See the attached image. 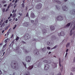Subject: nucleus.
<instances>
[{
  "label": "nucleus",
  "mask_w": 75,
  "mask_h": 75,
  "mask_svg": "<svg viewBox=\"0 0 75 75\" xmlns=\"http://www.w3.org/2000/svg\"><path fill=\"white\" fill-rule=\"evenodd\" d=\"M37 62H37L36 63L34 64V67L35 68H37V67H41V65H42V63L40 62L38 63V64L36 65L37 63Z\"/></svg>",
  "instance_id": "7ed1b4c3"
},
{
  "label": "nucleus",
  "mask_w": 75,
  "mask_h": 75,
  "mask_svg": "<svg viewBox=\"0 0 75 75\" xmlns=\"http://www.w3.org/2000/svg\"><path fill=\"white\" fill-rule=\"evenodd\" d=\"M42 33L43 34H45V33H47V30L45 29H42Z\"/></svg>",
  "instance_id": "dca6fc26"
},
{
  "label": "nucleus",
  "mask_w": 75,
  "mask_h": 75,
  "mask_svg": "<svg viewBox=\"0 0 75 75\" xmlns=\"http://www.w3.org/2000/svg\"><path fill=\"white\" fill-rule=\"evenodd\" d=\"M8 28V26H6L5 28V30L6 31Z\"/></svg>",
  "instance_id": "2f4dec72"
},
{
  "label": "nucleus",
  "mask_w": 75,
  "mask_h": 75,
  "mask_svg": "<svg viewBox=\"0 0 75 75\" xmlns=\"http://www.w3.org/2000/svg\"><path fill=\"white\" fill-rule=\"evenodd\" d=\"M50 75H54V72H51Z\"/></svg>",
  "instance_id": "4c0bfd02"
},
{
  "label": "nucleus",
  "mask_w": 75,
  "mask_h": 75,
  "mask_svg": "<svg viewBox=\"0 0 75 75\" xmlns=\"http://www.w3.org/2000/svg\"><path fill=\"white\" fill-rule=\"evenodd\" d=\"M50 29L51 31H54L55 29V27H54V26L52 25L50 27Z\"/></svg>",
  "instance_id": "ddd939ff"
},
{
  "label": "nucleus",
  "mask_w": 75,
  "mask_h": 75,
  "mask_svg": "<svg viewBox=\"0 0 75 75\" xmlns=\"http://www.w3.org/2000/svg\"><path fill=\"white\" fill-rule=\"evenodd\" d=\"M17 1H18V0H16L15 2V3H17Z\"/></svg>",
  "instance_id": "5fc2aeb1"
},
{
  "label": "nucleus",
  "mask_w": 75,
  "mask_h": 75,
  "mask_svg": "<svg viewBox=\"0 0 75 75\" xmlns=\"http://www.w3.org/2000/svg\"><path fill=\"white\" fill-rule=\"evenodd\" d=\"M22 7H23V8L24 7V3H23L22 4Z\"/></svg>",
  "instance_id": "473e14b6"
},
{
  "label": "nucleus",
  "mask_w": 75,
  "mask_h": 75,
  "mask_svg": "<svg viewBox=\"0 0 75 75\" xmlns=\"http://www.w3.org/2000/svg\"><path fill=\"white\" fill-rule=\"evenodd\" d=\"M42 20H44V19H45V17H43L42 18Z\"/></svg>",
  "instance_id": "ea45409f"
},
{
  "label": "nucleus",
  "mask_w": 75,
  "mask_h": 75,
  "mask_svg": "<svg viewBox=\"0 0 75 75\" xmlns=\"http://www.w3.org/2000/svg\"><path fill=\"white\" fill-rule=\"evenodd\" d=\"M59 63H60V64H61V59L59 58Z\"/></svg>",
  "instance_id": "09e8293b"
},
{
  "label": "nucleus",
  "mask_w": 75,
  "mask_h": 75,
  "mask_svg": "<svg viewBox=\"0 0 75 75\" xmlns=\"http://www.w3.org/2000/svg\"><path fill=\"white\" fill-rule=\"evenodd\" d=\"M8 23V20H6L5 21V23Z\"/></svg>",
  "instance_id": "37998d69"
},
{
  "label": "nucleus",
  "mask_w": 75,
  "mask_h": 75,
  "mask_svg": "<svg viewBox=\"0 0 75 75\" xmlns=\"http://www.w3.org/2000/svg\"><path fill=\"white\" fill-rule=\"evenodd\" d=\"M7 40H8V38H7L4 41V42H5V43H6V42H7Z\"/></svg>",
  "instance_id": "7c9ffc66"
},
{
  "label": "nucleus",
  "mask_w": 75,
  "mask_h": 75,
  "mask_svg": "<svg viewBox=\"0 0 75 75\" xmlns=\"http://www.w3.org/2000/svg\"><path fill=\"white\" fill-rule=\"evenodd\" d=\"M71 27H72V25H74L73 30H75V21H73L72 23L70 22L68 23L67 25H66L64 27V28H68V27H69V26H70V25H71Z\"/></svg>",
  "instance_id": "f03ea898"
},
{
  "label": "nucleus",
  "mask_w": 75,
  "mask_h": 75,
  "mask_svg": "<svg viewBox=\"0 0 75 75\" xmlns=\"http://www.w3.org/2000/svg\"><path fill=\"white\" fill-rule=\"evenodd\" d=\"M43 62H45L46 63H48V64H50L51 63V61L50 60H44Z\"/></svg>",
  "instance_id": "9b49d317"
},
{
  "label": "nucleus",
  "mask_w": 75,
  "mask_h": 75,
  "mask_svg": "<svg viewBox=\"0 0 75 75\" xmlns=\"http://www.w3.org/2000/svg\"><path fill=\"white\" fill-rule=\"evenodd\" d=\"M16 14L15 13H14L12 16V18L13 17H15V16H16Z\"/></svg>",
  "instance_id": "c756f323"
},
{
  "label": "nucleus",
  "mask_w": 75,
  "mask_h": 75,
  "mask_svg": "<svg viewBox=\"0 0 75 75\" xmlns=\"http://www.w3.org/2000/svg\"><path fill=\"white\" fill-rule=\"evenodd\" d=\"M22 63L23 65L25 66V68H27V67H26V63H23V62H22Z\"/></svg>",
  "instance_id": "4be33fe9"
},
{
  "label": "nucleus",
  "mask_w": 75,
  "mask_h": 75,
  "mask_svg": "<svg viewBox=\"0 0 75 75\" xmlns=\"http://www.w3.org/2000/svg\"><path fill=\"white\" fill-rule=\"evenodd\" d=\"M69 45H70V43H67V44L66 46V47H67H67H69Z\"/></svg>",
  "instance_id": "bb28decb"
},
{
  "label": "nucleus",
  "mask_w": 75,
  "mask_h": 75,
  "mask_svg": "<svg viewBox=\"0 0 75 75\" xmlns=\"http://www.w3.org/2000/svg\"><path fill=\"white\" fill-rule=\"evenodd\" d=\"M2 3H6V1H2Z\"/></svg>",
  "instance_id": "de8ad7c7"
},
{
  "label": "nucleus",
  "mask_w": 75,
  "mask_h": 75,
  "mask_svg": "<svg viewBox=\"0 0 75 75\" xmlns=\"http://www.w3.org/2000/svg\"><path fill=\"white\" fill-rule=\"evenodd\" d=\"M18 39H19V37H17L16 39V41H18Z\"/></svg>",
  "instance_id": "c85d7f7f"
},
{
  "label": "nucleus",
  "mask_w": 75,
  "mask_h": 75,
  "mask_svg": "<svg viewBox=\"0 0 75 75\" xmlns=\"http://www.w3.org/2000/svg\"><path fill=\"white\" fill-rule=\"evenodd\" d=\"M33 41H36V40L35 39H34L33 40Z\"/></svg>",
  "instance_id": "774afa93"
},
{
  "label": "nucleus",
  "mask_w": 75,
  "mask_h": 75,
  "mask_svg": "<svg viewBox=\"0 0 75 75\" xmlns=\"http://www.w3.org/2000/svg\"><path fill=\"white\" fill-rule=\"evenodd\" d=\"M69 51V49H67L66 51V52H68V51Z\"/></svg>",
  "instance_id": "3c124183"
},
{
  "label": "nucleus",
  "mask_w": 75,
  "mask_h": 75,
  "mask_svg": "<svg viewBox=\"0 0 75 75\" xmlns=\"http://www.w3.org/2000/svg\"><path fill=\"white\" fill-rule=\"evenodd\" d=\"M56 38H57L54 35H53L52 36V40H56Z\"/></svg>",
  "instance_id": "f3484780"
},
{
  "label": "nucleus",
  "mask_w": 75,
  "mask_h": 75,
  "mask_svg": "<svg viewBox=\"0 0 75 75\" xmlns=\"http://www.w3.org/2000/svg\"><path fill=\"white\" fill-rule=\"evenodd\" d=\"M15 21H18V19H17V18H16L15 19Z\"/></svg>",
  "instance_id": "4d7b16f0"
},
{
  "label": "nucleus",
  "mask_w": 75,
  "mask_h": 75,
  "mask_svg": "<svg viewBox=\"0 0 75 75\" xmlns=\"http://www.w3.org/2000/svg\"><path fill=\"white\" fill-rule=\"evenodd\" d=\"M50 68V65L48 64H46L45 66L44 69L45 70H48Z\"/></svg>",
  "instance_id": "423d86ee"
},
{
  "label": "nucleus",
  "mask_w": 75,
  "mask_h": 75,
  "mask_svg": "<svg viewBox=\"0 0 75 75\" xmlns=\"http://www.w3.org/2000/svg\"><path fill=\"white\" fill-rule=\"evenodd\" d=\"M33 52L34 54H36V55H38V54H39L38 50L37 49H35V50H34Z\"/></svg>",
  "instance_id": "6e6552de"
},
{
  "label": "nucleus",
  "mask_w": 75,
  "mask_h": 75,
  "mask_svg": "<svg viewBox=\"0 0 75 75\" xmlns=\"http://www.w3.org/2000/svg\"><path fill=\"white\" fill-rule=\"evenodd\" d=\"M57 47H58L57 45H56L54 47L52 48L51 49L52 50H53L54 49H55V48H57Z\"/></svg>",
  "instance_id": "5701e85b"
},
{
  "label": "nucleus",
  "mask_w": 75,
  "mask_h": 75,
  "mask_svg": "<svg viewBox=\"0 0 75 75\" xmlns=\"http://www.w3.org/2000/svg\"><path fill=\"white\" fill-rule=\"evenodd\" d=\"M53 68H57V63H54L52 65Z\"/></svg>",
  "instance_id": "f8f14e48"
},
{
  "label": "nucleus",
  "mask_w": 75,
  "mask_h": 75,
  "mask_svg": "<svg viewBox=\"0 0 75 75\" xmlns=\"http://www.w3.org/2000/svg\"><path fill=\"white\" fill-rule=\"evenodd\" d=\"M37 2H41V0H37Z\"/></svg>",
  "instance_id": "603ef678"
},
{
  "label": "nucleus",
  "mask_w": 75,
  "mask_h": 75,
  "mask_svg": "<svg viewBox=\"0 0 75 75\" xmlns=\"http://www.w3.org/2000/svg\"><path fill=\"white\" fill-rule=\"evenodd\" d=\"M33 67H34V65H32V66H30L28 68L29 69H31L33 68Z\"/></svg>",
  "instance_id": "412c9836"
},
{
  "label": "nucleus",
  "mask_w": 75,
  "mask_h": 75,
  "mask_svg": "<svg viewBox=\"0 0 75 75\" xmlns=\"http://www.w3.org/2000/svg\"><path fill=\"white\" fill-rule=\"evenodd\" d=\"M65 35V34L64 32L63 31L61 32L60 33L58 34V36H60V35H61V36H64Z\"/></svg>",
  "instance_id": "1a4fd4ad"
},
{
  "label": "nucleus",
  "mask_w": 75,
  "mask_h": 75,
  "mask_svg": "<svg viewBox=\"0 0 75 75\" xmlns=\"http://www.w3.org/2000/svg\"><path fill=\"white\" fill-rule=\"evenodd\" d=\"M47 44L48 45H51V43H50L49 42H47Z\"/></svg>",
  "instance_id": "a878e982"
},
{
  "label": "nucleus",
  "mask_w": 75,
  "mask_h": 75,
  "mask_svg": "<svg viewBox=\"0 0 75 75\" xmlns=\"http://www.w3.org/2000/svg\"><path fill=\"white\" fill-rule=\"evenodd\" d=\"M70 75H74V74H73L72 73H71Z\"/></svg>",
  "instance_id": "e2e57ef3"
},
{
  "label": "nucleus",
  "mask_w": 75,
  "mask_h": 75,
  "mask_svg": "<svg viewBox=\"0 0 75 75\" xmlns=\"http://www.w3.org/2000/svg\"><path fill=\"white\" fill-rule=\"evenodd\" d=\"M72 13H73V14H74L75 15V9L73 10Z\"/></svg>",
  "instance_id": "393cba45"
},
{
  "label": "nucleus",
  "mask_w": 75,
  "mask_h": 75,
  "mask_svg": "<svg viewBox=\"0 0 75 75\" xmlns=\"http://www.w3.org/2000/svg\"><path fill=\"white\" fill-rule=\"evenodd\" d=\"M6 44H5V45H4L3 46L4 47H6Z\"/></svg>",
  "instance_id": "6e6d98bb"
},
{
  "label": "nucleus",
  "mask_w": 75,
  "mask_h": 75,
  "mask_svg": "<svg viewBox=\"0 0 75 75\" xmlns=\"http://www.w3.org/2000/svg\"><path fill=\"white\" fill-rule=\"evenodd\" d=\"M15 61H11V66L12 68L16 70H17L18 69V64L17 63V62H15Z\"/></svg>",
  "instance_id": "f257e3e1"
},
{
  "label": "nucleus",
  "mask_w": 75,
  "mask_h": 75,
  "mask_svg": "<svg viewBox=\"0 0 75 75\" xmlns=\"http://www.w3.org/2000/svg\"><path fill=\"white\" fill-rule=\"evenodd\" d=\"M42 50H43V51H45L46 50V48H45V47L43 48L42 49Z\"/></svg>",
  "instance_id": "e433bc0d"
},
{
  "label": "nucleus",
  "mask_w": 75,
  "mask_h": 75,
  "mask_svg": "<svg viewBox=\"0 0 75 75\" xmlns=\"http://www.w3.org/2000/svg\"><path fill=\"white\" fill-rule=\"evenodd\" d=\"M21 42L22 43H23V44H25L26 43L25 42H24V41H21Z\"/></svg>",
  "instance_id": "58836bf2"
},
{
  "label": "nucleus",
  "mask_w": 75,
  "mask_h": 75,
  "mask_svg": "<svg viewBox=\"0 0 75 75\" xmlns=\"http://www.w3.org/2000/svg\"><path fill=\"white\" fill-rule=\"evenodd\" d=\"M28 13L26 15V17H28Z\"/></svg>",
  "instance_id": "a18cd8bd"
},
{
  "label": "nucleus",
  "mask_w": 75,
  "mask_h": 75,
  "mask_svg": "<svg viewBox=\"0 0 75 75\" xmlns=\"http://www.w3.org/2000/svg\"><path fill=\"white\" fill-rule=\"evenodd\" d=\"M24 51H25L26 53H28V51H27L26 50H25Z\"/></svg>",
  "instance_id": "a19ab883"
},
{
  "label": "nucleus",
  "mask_w": 75,
  "mask_h": 75,
  "mask_svg": "<svg viewBox=\"0 0 75 75\" xmlns=\"http://www.w3.org/2000/svg\"><path fill=\"white\" fill-rule=\"evenodd\" d=\"M28 7L27 6L26 8H25V10L26 11H27V8H28Z\"/></svg>",
  "instance_id": "052dcab7"
},
{
  "label": "nucleus",
  "mask_w": 75,
  "mask_h": 75,
  "mask_svg": "<svg viewBox=\"0 0 75 75\" xmlns=\"http://www.w3.org/2000/svg\"><path fill=\"white\" fill-rule=\"evenodd\" d=\"M30 17L32 18H34L35 17V15H34V13H33V12L31 13Z\"/></svg>",
  "instance_id": "4468645a"
},
{
  "label": "nucleus",
  "mask_w": 75,
  "mask_h": 75,
  "mask_svg": "<svg viewBox=\"0 0 75 75\" xmlns=\"http://www.w3.org/2000/svg\"><path fill=\"white\" fill-rule=\"evenodd\" d=\"M67 55H68V53L66 52V55H65V57H67Z\"/></svg>",
  "instance_id": "c03bdc74"
},
{
  "label": "nucleus",
  "mask_w": 75,
  "mask_h": 75,
  "mask_svg": "<svg viewBox=\"0 0 75 75\" xmlns=\"http://www.w3.org/2000/svg\"><path fill=\"white\" fill-rule=\"evenodd\" d=\"M42 7V4H39L36 6V8L37 9H40Z\"/></svg>",
  "instance_id": "0eeeda50"
},
{
  "label": "nucleus",
  "mask_w": 75,
  "mask_h": 75,
  "mask_svg": "<svg viewBox=\"0 0 75 75\" xmlns=\"http://www.w3.org/2000/svg\"><path fill=\"white\" fill-rule=\"evenodd\" d=\"M56 2H57V3L58 4H61V2L60 1H59L58 0H56Z\"/></svg>",
  "instance_id": "aec40b11"
},
{
  "label": "nucleus",
  "mask_w": 75,
  "mask_h": 75,
  "mask_svg": "<svg viewBox=\"0 0 75 75\" xmlns=\"http://www.w3.org/2000/svg\"><path fill=\"white\" fill-rule=\"evenodd\" d=\"M47 50H50L51 48H50V47H47Z\"/></svg>",
  "instance_id": "79ce46f5"
},
{
  "label": "nucleus",
  "mask_w": 75,
  "mask_h": 75,
  "mask_svg": "<svg viewBox=\"0 0 75 75\" xmlns=\"http://www.w3.org/2000/svg\"><path fill=\"white\" fill-rule=\"evenodd\" d=\"M3 19H1L0 22V23H3Z\"/></svg>",
  "instance_id": "49530a36"
},
{
  "label": "nucleus",
  "mask_w": 75,
  "mask_h": 75,
  "mask_svg": "<svg viewBox=\"0 0 75 75\" xmlns=\"http://www.w3.org/2000/svg\"><path fill=\"white\" fill-rule=\"evenodd\" d=\"M62 8L64 11H67V10H68V8L66 7V6H63L62 7Z\"/></svg>",
  "instance_id": "9d476101"
},
{
  "label": "nucleus",
  "mask_w": 75,
  "mask_h": 75,
  "mask_svg": "<svg viewBox=\"0 0 75 75\" xmlns=\"http://www.w3.org/2000/svg\"><path fill=\"white\" fill-rule=\"evenodd\" d=\"M5 8H3L2 9V11L3 12V13H4L5 12Z\"/></svg>",
  "instance_id": "72a5a7b5"
},
{
  "label": "nucleus",
  "mask_w": 75,
  "mask_h": 75,
  "mask_svg": "<svg viewBox=\"0 0 75 75\" xmlns=\"http://www.w3.org/2000/svg\"><path fill=\"white\" fill-rule=\"evenodd\" d=\"M55 7H56V8L58 10V8H59V7H58V6H57V5H56Z\"/></svg>",
  "instance_id": "f704fd0d"
},
{
  "label": "nucleus",
  "mask_w": 75,
  "mask_h": 75,
  "mask_svg": "<svg viewBox=\"0 0 75 75\" xmlns=\"http://www.w3.org/2000/svg\"><path fill=\"white\" fill-rule=\"evenodd\" d=\"M25 36H27V39H29V38H30L31 37L30 36V35H29V34L27 33L26 34Z\"/></svg>",
  "instance_id": "2eb2a0df"
},
{
  "label": "nucleus",
  "mask_w": 75,
  "mask_h": 75,
  "mask_svg": "<svg viewBox=\"0 0 75 75\" xmlns=\"http://www.w3.org/2000/svg\"><path fill=\"white\" fill-rule=\"evenodd\" d=\"M31 57L30 56H28L26 57L25 60L26 62H30L31 61Z\"/></svg>",
  "instance_id": "20e7f679"
},
{
  "label": "nucleus",
  "mask_w": 75,
  "mask_h": 75,
  "mask_svg": "<svg viewBox=\"0 0 75 75\" xmlns=\"http://www.w3.org/2000/svg\"><path fill=\"white\" fill-rule=\"evenodd\" d=\"M71 70L72 72L74 71H75V67H73L71 69Z\"/></svg>",
  "instance_id": "a211bd4d"
},
{
  "label": "nucleus",
  "mask_w": 75,
  "mask_h": 75,
  "mask_svg": "<svg viewBox=\"0 0 75 75\" xmlns=\"http://www.w3.org/2000/svg\"><path fill=\"white\" fill-rule=\"evenodd\" d=\"M72 29H71L70 31V36H71L72 35Z\"/></svg>",
  "instance_id": "b1692460"
},
{
  "label": "nucleus",
  "mask_w": 75,
  "mask_h": 75,
  "mask_svg": "<svg viewBox=\"0 0 75 75\" xmlns=\"http://www.w3.org/2000/svg\"><path fill=\"white\" fill-rule=\"evenodd\" d=\"M31 22L32 23H34V21H31Z\"/></svg>",
  "instance_id": "0e129e2a"
},
{
  "label": "nucleus",
  "mask_w": 75,
  "mask_h": 75,
  "mask_svg": "<svg viewBox=\"0 0 75 75\" xmlns=\"http://www.w3.org/2000/svg\"><path fill=\"white\" fill-rule=\"evenodd\" d=\"M1 74H2V72H1V70H0V75H1Z\"/></svg>",
  "instance_id": "bf43d9fd"
},
{
  "label": "nucleus",
  "mask_w": 75,
  "mask_h": 75,
  "mask_svg": "<svg viewBox=\"0 0 75 75\" xmlns=\"http://www.w3.org/2000/svg\"><path fill=\"white\" fill-rule=\"evenodd\" d=\"M13 34L11 36V38H13Z\"/></svg>",
  "instance_id": "69168bd1"
},
{
  "label": "nucleus",
  "mask_w": 75,
  "mask_h": 75,
  "mask_svg": "<svg viewBox=\"0 0 75 75\" xmlns=\"http://www.w3.org/2000/svg\"><path fill=\"white\" fill-rule=\"evenodd\" d=\"M16 27H17V25H15V27H13V30H14V29H15V28H16Z\"/></svg>",
  "instance_id": "c9c22d12"
},
{
  "label": "nucleus",
  "mask_w": 75,
  "mask_h": 75,
  "mask_svg": "<svg viewBox=\"0 0 75 75\" xmlns=\"http://www.w3.org/2000/svg\"><path fill=\"white\" fill-rule=\"evenodd\" d=\"M56 18L57 20H59V21H62L64 18H63V17L61 16H60L57 17Z\"/></svg>",
  "instance_id": "39448f33"
},
{
  "label": "nucleus",
  "mask_w": 75,
  "mask_h": 75,
  "mask_svg": "<svg viewBox=\"0 0 75 75\" xmlns=\"http://www.w3.org/2000/svg\"><path fill=\"white\" fill-rule=\"evenodd\" d=\"M59 66H60V67H62V65H61V63H59Z\"/></svg>",
  "instance_id": "8fccbe9b"
},
{
  "label": "nucleus",
  "mask_w": 75,
  "mask_h": 75,
  "mask_svg": "<svg viewBox=\"0 0 75 75\" xmlns=\"http://www.w3.org/2000/svg\"><path fill=\"white\" fill-rule=\"evenodd\" d=\"M12 20V19H11V18H10L9 19V21H11Z\"/></svg>",
  "instance_id": "864d4df0"
},
{
  "label": "nucleus",
  "mask_w": 75,
  "mask_h": 75,
  "mask_svg": "<svg viewBox=\"0 0 75 75\" xmlns=\"http://www.w3.org/2000/svg\"><path fill=\"white\" fill-rule=\"evenodd\" d=\"M13 16V15L11 13L10 14V16L11 17V16Z\"/></svg>",
  "instance_id": "338daca9"
},
{
  "label": "nucleus",
  "mask_w": 75,
  "mask_h": 75,
  "mask_svg": "<svg viewBox=\"0 0 75 75\" xmlns=\"http://www.w3.org/2000/svg\"><path fill=\"white\" fill-rule=\"evenodd\" d=\"M4 30H3L2 31V33H4Z\"/></svg>",
  "instance_id": "680f3d73"
},
{
  "label": "nucleus",
  "mask_w": 75,
  "mask_h": 75,
  "mask_svg": "<svg viewBox=\"0 0 75 75\" xmlns=\"http://www.w3.org/2000/svg\"><path fill=\"white\" fill-rule=\"evenodd\" d=\"M25 75H30V72L27 71L25 74Z\"/></svg>",
  "instance_id": "6ab92c4d"
},
{
  "label": "nucleus",
  "mask_w": 75,
  "mask_h": 75,
  "mask_svg": "<svg viewBox=\"0 0 75 75\" xmlns=\"http://www.w3.org/2000/svg\"><path fill=\"white\" fill-rule=\"evenodd\" d=\"M7 6V4H6L5 5H4V7H6Z\"/></svg>",
  "instance_id": "13d9d810"
},
{
  "label": "nucleus",
  "mask_w": 75,
  "mask_h": 75,
  "mask_svg": "<svg viewBox=\"0 0 75 75\" xmlns=\"http://www.w3.org/2000/svg\"><path fill=\"white\" fill-rule=\"evenodd\" d=\"M13 5H12V3H11L9 4V6H10V7H11Z\"/></svg>",
  "instance_id": "cd10ccee"
}]
</instances>
